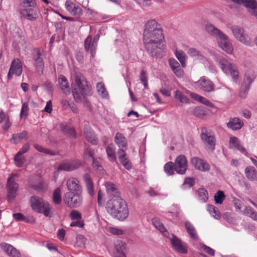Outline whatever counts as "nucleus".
Masks as SVG:
<instances>
[{
	"mask_svg": "<svg viewBox=\"0 0 257 257\" xmlns=\"http://www.w3.org/2000/svg\"><path fill=\"white\" fill-rule=\"evenodd\" d=\"M163 39L160 25L154 20L149 21L145 25L143 41L145 49L152 57L157 56L160 53Z\"/></svg>",
	"mask_w": 257,
	"mask_h": 257,
	"instance_id": "nucleus-1",
	"label": "nucleus"
},
{
	"mask_svg": "<svg viewBox=\"0 0 257 257\" xmlns=\"http://www.w3.org/2000/svg\"><path fill=\"white\" fill-rule=\"evenodd\" d=\"M107 212L113 218L123 221L128 216L127 205L121 196L111 198L106 203Z\"/></svg>",
	"mask_w": 257,
	"mask_h": 257,
	"instance_id": "nucleus-2",
	"label": "nucleus"
},
{
	"mask_svg": "<svg viewBox=\"0 0 257 257\" xmlns=\"http://www.w3.org/2000/svg\"><path fill=\"white\" fill-rule=\"evenodd\" d=\"M75 83L76 86H72L73 95L76 102H80L85 95L88 94L89 88L83 76L77 75L75 77Z\"/></svg>",
	"mask_w": 257,
	"mask_h": 257,
	"instance_id": "nucleus-3",
	"label": "nucleus"
},
{
	"mask_svg": "<svg viewBox=\"0 0 257 257\" xmlns=\"http://www.w3.org/2000/svg\"><path fill=\"white\" fill-rule=\"evenodd\" d=\"M30 202L31 207L34 211L43 213L46 217H51L52 207L42 198L37 196H33L30 198Z\"/></svg>",
	"mask_w": 257,
	"mask_h": 257,
	"instance_id": "nucleus-4",
	"label": "nucleus"
},
{
	"mask_svg": "<svg viewBox=\"0 0 257 257\" xmlns=\"http://www.w3.org/2000/svg\"><path fill=\"white\" fill-rule=\"evenodd\" d=\"M82 197L80 192H68L63 197L64 203L69 208H77L82 202Z\"/></svg>",
	"mask_w": 257,
	"mask_h": 257,
	"instance_id": "nucleus-5",
	"label": "nucleus"
},
{
	"mask_svg": "<svg viewBox=\"0 0 257 257\" xmlns=\"http://www.w3.org/2000/svg\"><path fill=\"white\" fill-rule=\"evenodd\" d=\"M219 64L220 68L226 74L230 75L234 82L238 78V71L235 64L229 62L225 58L219 60Z\"/></svg>",
	"mask_w": 257,
	"mask_h": 257,
	"instance_id": "nucleus-6",
	"label": "nucleus"
},
{
	"mask_svg": "<svg viewBox=\"0 0 257 257\" xmlns=\"http://www.w3.org/2000/svg\"><path fill=\"white\" fill-rule=\"evenodd\" d=\"M200 138L202 143L208 150L211 152L214 151L216 142L215 137L210 132H208L205 127L201 128Z\"/></svg>",
	"mask_w": 257,
	"mask_h": 257,
	"instance_id": "nucleus-7",
	"label": "nucleus"
},
{
	"mask_svg": "<svg viewBox=\"0 0 257 257\" xmlns=\"http://www.w3.org/2000/svg\"><path fill=\"white\" fill-rule=\"evenodd\" d=\"M172 247L176 251L185 254L188 252V245L186 243L182 241L176 236L174 234H171L168 236Z\"/></svg>",
	"mask_w": 257,
	"mask_h": 257,
	"instance_id": "nucleus-8",
	"label": "nucleus"
},
{
	"mask_svg": "<svg viewBox=\"0 0 257 257\" xmlns=\"http://www.w3.org/2000/svg\"><path fill=\"white\" fill-rule=\"evenodd\" d=\"M231 30L234 37L239 42L246 45L251 44L250 38L243 28L234 26L231 27Z\"/></svg>",
	"mask_w": 257,
	"mask_h": 257,
	"instance_id": "nucleus-9",
	"label": "nucleus"
},
{
	"mask_svg": "<svg viewBox=\"0 0 257 257\" xmlns=\"http://www.w3.org/2000/svg\"><path fill=\"white\" fill-rule=\"evenodd\" d=\"M254 77L252 75L246 74L241 83L238 96L241 99H245L250 89V85L254 80Z\"/></svg>",
	"mask_w": 257,
	"mask_h": 257,
	"instance_id": "nucleus-10",
	"label": "nucleus"
},
{
	"mask_svg": "<svg viewBox=\"0 0 257 257\" xmlns=\"http://www.w3.org/2000/svg\"><path fill=\"white\" fill-rule=\"evenodd\" d=\"M16 177V175L12 174L8 180L7 187L8 191V200L9 201L13 200L17 194L18 184L15 182Z\"/></svg>",
	"mask_w": 257,
	"mask_h": 257,
	"instance_id": "nucleus-11",
	"label": "nucleus"
},
{
	"mask_svg": "<svg viewBox=\"0 0 257 257\" xmlns=\"http://www.w3.org/2000/svg\"><path fill=\"white\" fill-rule=\"evenodd\" d=\"M195 86L205 92H211L214 90V84L205 76L201 77L195 82Z\"/></svg>",
	"mask_w": 257,
	"mask_h": 257,
	"instance_id": "nucleus-12",
	"label": "nucleus"
},
{
	"mask_svg": "<svg viewBox=\"0 0 257 257\" xmlns=\"http://www.w3.org/2000/svg\"><path fill=\"white\" fill-rule=\"evenodd\" d=\"M174 165L175 171L178 174L180 175L185 174L188 167V162L184 155L178 156L175 159Z\"/></svg>",
	"mask_w": 257,
	"mask_h": 257,
	"instance_id": "nucleus-13",
	"label": "nucleus"
},
{
	"mask_svg": "<svg viewBox=\"0 0 257 257\" xmlns=\"http://www.w3.org/2000/svg\"><path fill=\"white\" fill-rule=\"evenodd\" d=\"M190 163L196 169L201 172H208L210 169V165L206 161L197 157H192Z\"/></svg>",
	"mask_w": 257,
	"mask_h": 257,
	"instance_id": "nucleus-14",
	"label": "nucleus"
},
{
	"mask_svg": "<svg viewBox=\"0 0 257 257\" xmlns=\"http://www.w3.org/2000/svg\"><path fill=\"white\" fill-rule=\"evenodd\" d=\"M22 73V64L20 59L14 60L12 63L8 74V79L12 78V75L19 76Z\"/></svg>",
	"mask_w": 257,
	"mask_h": 257,
	"instance_id": "nucleus-15",
	"label": "nucleus"
},
{
	"mask_svg": "<svg viewBox=\"0 0 257 257\" xmlns=\"http://www.w3.org/2000/svg\"><path fill=\"white\" fill-rule=\"evenodd\" d=\"M238 4H242L248 10L249 13L257 17V3L255 0H231Z\"/></svg>",
	"mask_w": 257,
	"mask_h": 257,
	"instance_id": "nucleus-16",
	"label": "nucleus"
},
{
	"mask_svg": "<svg viewBox=\"0 0 257 257\" xmlns=\"http://www.w3.org/2000/svg\"><path fill=\"white\" fill-rule=\"evenodd\" d=\"M219 47L228 54H231L233 51V47L231 43L228 40V37L224 34V36H220L217 39Z\"/></svg>",
	"mask_w": 257,
	"mask_h": 257,
	"instance_id": "nucleus-17",
	"label": "nucleus"
},
{
	"mask_svg": "<svg viewBox=\"0 0 257 257\" xmlns=\"http://www.w3.org/2000/svg\"><path fill=\"white\" fill-rule=\"evenodd\" d=\"M80 161L74 160L70 162H64L59 164L57 167L59 171H71L77 169L81 166Z\"/></svg>",
	"mask_w": 257,
	"mask_h": 257,
	"instance_id": "nucleus-18",
	"label": "nucleus"
},
{
	"mask_svg": "<svg viewBox=\"0 0 257 257\" xmlns=\"http://www.w3.org/2000/svg\"><path fill=\"white\" fill-rule=\"evenodd\" d=\"M126 244L121 240H117L114 243V254L115 257H126Z\"/></svg>",
	"mask_w": 257,
	"mask_h": 257,
	"instance_id": "nucleus-19",
	"label": "nucleus"
},
{
	"mask_svg": "<svg viewBox=\"0 0 257 257\" xmlns=\"http://www.w3.org/2000/svg\"><path fill=\"white\" fill-rule=\"evenodd\" d=\"M1 248L9 255L12 257H21L20 251L13 245L6 242L0 244Z\"/></svg>",
	"mask_w": 257,
	"mask_h": 257,
	"instance_id": "nucleus-20",
	"label": "nucleus"
},
{
	"mask_svg": "<svg viewBox=\"0 0 257 257\" xmlns=\"http://www.w3.org/2000/svg\"><path fill=\"white\" fill-rule=\"evenodd\" d=\"M66 186L69 192L81 193V186L79 180L75 178H69L67 181Z\"/></svg>",
	"mask_w": 257,
	"mask_h": 257,
	"instance_id": "nucleus-21",
	"label": "nucleus"
},
{
	"mask_svg": "<svg viewBox=\"0 0 257 257\" xmlns=\"http://www.w3.org/2000/svg\"><path fill=\"white\" fill-rule=\"evenodd\" d=\"M169 64L172 70L177 77L181 78L183 76L184 71L177 60L174 58H171L169 60Z\"/></svg>",
	"mask_w": 257,
	"mask_h": 257,
	"instance_id": "nucleus-22",
	"label": "nucleus"
},
{
	"mask_svg": "<svg viewBox=\"0 0 257 257\" xmlns=\"http://www.w3.org/2000/svg\"><path fill=\"white\" fill-rule=\"evenodd\" d=\"M104 186L107 194L111 198L121 196L120 192L113 183L107 181L105 183Z\"/></svg>",
	"mask_w": 257,
	"mask_h": 257,
	"instance_id": "nucleus-23",
	"label": "nucleus"
},
{
	"mask_svg": "<svg viewBox=\"0 0 257 257\" xmlns=\"http://www.w3.org/2000/svg\"><path fill=\"white\" fill-rule=\"evenodd\" d=\"M231 148H234L240 151L242 154L246 156H248V153L246 150L240 144L239 139L235 137H232L230 138L229 143Z\"/></svg>",
	"mask_w": 257,
	"mask_h": 257,
	"instance_id": "nucleus-24",
	"label": "nucleus"
},
{
	"mask_svg": "<svg viewBox=\"0 0 257 257\" xmlns=\"http://www.w3.org/2000/svg\"><path fill=\"white\" fill-rule=\"evenodd\" d=\"M96 47L97 46L92 42V36H88L84 41V48L86 51L90 53L92 57H94L95 55Z\"/></svg>",
	"mask_w": 257,
	"mask_h": 257,
	"instance_id": "nucleus-25",
	"label": "nucleus"
},
{
	"mask_svg": "<svg viewBox=\"0 0 257 257\" xmlns=\"http://www.w3.org/2000/svg\"><path fill=\"white\" fill-rule=\"evenodd\" d=\"M243 124L242 120L237 117H233L229 119L226 125L228 128L233 131H238L243 126Z\"/></svg>",
	"mask_w": 257,
	"mask_h": 257,
	"instance_id": "nucleus-26",
	"label": "nucleus"
},
{
	"mask_svg": "<svg viewBox=\"0 0 257 257\" xmlns=\"http://www.w3.org/2000/svg\"><path fill=\"white\" fill-rule=\"evenodd\" d=\"M205 29L208 34L215 38L216 39L220 36H224V33L222 32L215 28L211 24L208 23L206 24Z\"/></svg>",
	"mask_w": 257,
	"mask_h": 257,
	"instance_id": "nucleus-27",
	"label": "nucleus"
},
{
	"mask_svg": "<svg viewBox=\"0 0 257 257\" xmlns=\"http://www.w3.org/2000/svg\"><path fill=\"white\" fill-rule=\"evenodd\" d=\"M205 29L208 34L215 38L216 39L220 36H224V33L222 32L215 28L211 24L208 23L206 24Z\"/></svg>",
	"mask_w": 257,
	"mask_h": 257,
	"instance_id": "nucleus-28",
	"label": "nucleus"
},
{
	"mask_svg": "<svg viewBox=\"0 0 257 257\" xmlns=\"http://www.w3.org/2000/svg\"><path fill=\"white\" fill-rule=\"evenodd\" d=\"M124 148H120L118 151L117 154L118 155V158L122 165L127 170H129L132 167V165L129 160L126 157V153L125 152Z\"/></svg>",
	"mask_w": 257,
	"mask_h": 257,
	"instance_id": "nucleus-29",
	"label": "nucleus"
},
{
	"mask_svg": "<svg viewBox=\"0 0 257 257\" xmlns=\"http://www.w3.org/2000/svg\"><path fill=\"white\" fill-rule=\"evenodd\" d=\"M21 15L30 21H34L37 18L36 11L32 8L24 9L20 11Z\"/></svg>",
	"mask_w": 257,
	"mask_h": 257,
	"instance_id": "nucleus-30",
	"label": "nucleus"
},
{
	"mask_svg": "<svg viewBox=\"0 0 257 257\" xmlns=\"http://www.w3.org/2000/svg\"><path fill=\"white\" fill-rule=\"evenodd\" d=\"M114 142L119 148H127V140L125 137L120 133H117L114 137Z\"/></svg>",
	"mask_w": 257,
	"mask_h": 257,
	"instance_id": "nucleus-31",
	"label": "nucleus"
},
{
	"mask_svg": "<svg viewBox=\"0 0 257 257\" xmlns=\"http://www.w3.org/2000/svg\"><path fill=\"white\" fill-rule=\"evenodd\" d=\"M58 82L63 92L66 94H69L70 87L67 78L63 75H60L58 77Z\"/></svg>",
	"mask_w": 257,
	"mask_h": 257,
	"instance_id": "nucleus-32",
	"label": "nucleus"
},
{
	"mask_svg": "<svg viewBox=\"0 0 257 257\" xmlns=\"http://www.w3.org/2000/svg\"><path fill=\"white\" fill-rule=\"evenodd\" d=\"M244 173L249 180H257V171L253 166L246 167L244 170Z\"/></svg>",
	"mask_w": 257,
	"mask_h": 257,
	"instance_id": "nucleus-33",
	"label": "nucleus"
},
{
	"mask_svg": "<svg viewBox=\"0 0 257 257\" xmlns=\"http://www.w3.org/2000/svg\"><path fill=\"white\" fill-rule=\"evenodd\" d=\"M67 10L73 16H79L81 14V9L72 3H66Z\"/></svg>",
	"mask_w": 257,
	"mask_h": 257,
	"instance_id": "nucleus-34",
	"label": "nucleus"
},
{
	"mask_svg": "<svg viewBox=\"0 0 257 257\" xmlns=\"http://www.w3.org/2000/svg\"><path fill=\"white\" fill-rule=\"evenodd\" d=\"M83 179L86 185L88 193L91 196H93L94 194V186L90 175L87 173L84 174Z\"/></svg>",
	"mask_w": 257,
	"mask_h": 257,
	"instance_id": "nucleus-35",
	"label": "nucleus"
},
{
	"mask_svg": "<svg viewBox=\"0 0 257 257\" xmlns=\"http://www.w3.org/2000/svg\"><path fill=\"white\" fill-rule=\"evenodd\" d=\"M28 139V133L26 131H23L21 133H18L13 135L12 138L10 140L12 143L17 144L22 140H27Z\"/></svg>",
	"mask_w": 257,
	"mask_h": 257,
	"instance_id": "nucleus-36",
	"label": "nucleus"
},
{
	"mask_svg": "<svg viewBox=\"0 0 257 257\" xmlns=\"http://www.w3.org/2000/svg\"><path fill=\"white\" fill-rule=\"evenodd\" d=\"M185 227L190 237L193 240H197L198 235L197 234L195 228L189 221H185Z\"/></svg>",
	"mask_w": 257,
	"mask_h": 257,
	"instance_id": "nucleus-37",
	"label": "nucleus"
},
{
	"mask_svg": "<svg viewBox=\"0 0 257 257\" xmlns=\"http://www.w3.org/2000/svg\"><path fill=\"white\" fill-rule=\"evenodd\" d=\"M60 129L61 131L68 137L75 138L76 132L73 127L68 126L66 123H62L60 124Z\"/></svg>",
	"mask_w": 257,
	"mask_h": 257,
	"instance_id": "nucleus-38",
	"label": "nucleus"
},
{
	"mask_svg": "<svg viewBox=\"0 0 257 257\" xmlns=\"http://www.w3.org/2000/svg\"><path fill=\"white\" fill-rule=\"evenodd\" d=\"M85 138L86 140L92 145H96L97 140L94 133L90 129H85L84 131Z\"/></svg>",
	"mask_w": 257,
	"mask_h": 257,
	"instance_id": "nucleus-39",
	"label": "nucleus"
},
{
	"mask_svg": "<svg viewBox=\"0 0 257 257\" xmlns=\"http://www.w3.org/2000/svg\"><path fill=\"white\" fill-rule=\"evenodd\" d=\"M106 152L109 160L111 162L116 161L115 149L113 145H109L106 148Z\"/></svg>",
	"mask_w": 257,
	"mask_h": 257,
	"instance_id": "nucleus-40",
	"label": "nucleus"
},
{
	"mask_svg": "<svg viewBox=\"0 0 257 257\" xmlns=\"http://www.w3.org/2000/svg\"><path fill=\"white\" fill-rule=\"evenodd\" d=\"M153 224L161 232L163 233L165 235L166 234H169L166 228L165 227L163 224L160 222V220L157 218H154L152 220Z\"/></svg>",
	"mask_w": 257,
	"mask_h": 257,
	"instance_id": "nucleus-41",
	"label": "nucleus"
},
{
	"mask_svg": "<svg viewBox=\"0 0 257 257\" xmlns=\"http://www.w3.org/2000/svg\"><path fill=\"white\" fill-rule=\"evenodd\" d=\"M175 55L178 60L180 61L182 67H186V61L187 56L182 50H177L175 52Z\"/></svg>",
	"mask_w": 257,
	"mask_h": 257,
	"instance_id": "nucleus-42",
	"label": "nucleus"
},
{
	"mask_svg": "<svg viewBox=\"0 0 257 257\" xmlns=\"http://www.w3.org/2000/svg\"><path fill=\"white\" fill-rule=\"evenodd\" d=\"M243 214L248 215L254 220H257V212L250 206H244Z\"/></svg>",
	"mask_w": 257,
	"mask_h": 257,
	"instance_id": "nucleus-43",
	"label": "nucleus"
},
{
	"mask_svg": "<svg viewBox=\"0 0 257 257\" xmlns=\"http://www.w3.org/2000/svg\"><path fill=\"white\" fill-rule=\"evenodd\" d=\"M61 193L60 187L57 188L53 193V201L55 204H60L62 201Z\"/></svg>",
	"mask_w": 257,
	"mask_h": 257,
	"instance_id": "nucleus-44",
	"label": "nucleus"
},
{
	"mask_svg": "<svg viewBox=\"0 0 257 257\" xmlns=\"http://www.w3.org/2000/svg\"><path fill=\"white\" fill-rule=\"evenodd\" d=\"M34 147L39 152L43 153L45 154L50 155L51 156H55L57 155L56 152L53 151L51 150L45 148L38 144H34Z\"/></svg>",
	"mask_w": 257,
	"mask_h": 257,
	"instance_id": "nucleus-45",
	"label": "nucleus"
},
{
	"mask_svg": "<svg viewBox=\"0 0 257 257\" xmlns=\"http://www.w3.org/2000/svg\"><path fill=\"white\" fill-rule=\"evenodd\" d=\"M207 210L210 214L216 219H219L221 217V214L218 208L213 205H208Z\"/></svg>",
	"mask_w": 257,
	"mask_h": 257,
	"instance_id": "nucleus-46",
	"label": "nucleus"
},
{
	"mask_svg": "<svg viewBox=\"0 0 257 257\" xmlns=\"http://www.w3.org/2000/svg\"><path fill=\"white\" fill-rule=\"evenodd\" d=\"M175 98L179 100L181 103H188L189 102V99L179 90L175 91Z\"/></svg>",
	"mask_w": 257,
	"mask_h": 257,
	"instance_id": "nucleus-47",
	"label": "nucleus"
},
{
	"mask_svg": "<svg viewBox=\"0 0 257 257\" xmlns=\"http://www.w3.org/2000/svg\"><path fill=\"white\" fill-rule=\"evenodd\" d=\"M164 170L168 175H172L174 174L175 165L172 162H169L165 164L164 166Z\"/></svg>",
	"mask_w": 257,
	"mask_h": 257,
	"instance_id": "nucleus-48",
	"label": "nucleus"
},
{
	"mask_svg": "<svg viewBox=\"0 0 257 257\" xmlns=\"http://www.w3.org/2000/svg\"><path fill=\"white\" fill-rule=\"evenodd\" d=\"M198 199L202 202H206L208 200V192L204 188H200L198 190Z\"/></svg>",
	"mask_w": 257,
	"mask_h": 257,
	"instance_id": "nucleus-49",
	"label": "nucleus"
},
{
	"mask_svg": "<svg viewBox=\"0 0 257 257\" xmlns=\"http://www.w3.org/2000/svg\"><path fill=\"white\" fill-rule=\"evenodd\" d=\"M96 89L98 93L103 97H105L108 95V93L106 90L105 85L102 82H98L96 84Z\"/></svg>",
	"mask_w": 257,
	"mask_h": 257,
	"instance_id": "nucleus-50",
	"label": "nucleus"
},
{
	"mask_svg": "<svg viewBox=\"0 0 257 257\" xmlns=\"http://www.w3.org/2000/svg\"><path fill=\"white\" fill-rule=\"evenodd\" d=\"M188 54L190 56L195 57L198 59L202 60L203 58L202 54L199 51L193 48L188 49Z\"/></svg>",
	"mask_w": 257,
	"mask_h": 257,
	"instance_id": "nucleus-51",
	"label": "nucleus"
},
{
	"mask_svg": "<svg viewBox=\"0 0 257 257\" xmlns=\"http://www.w3.org/2000/svg\"><path fill=\"white\" fill-rule=\"evenodd\" d=\"M214 200L215 203L221 204L225 199V196L222 191L218 190L214 195Z\"/></svg>",
	"mask_w": 257,
	"mask_h": 257,
	"instance_id": "nucleus-52",
	"label": "nucleus"
},
{
	"mask_svg": "<svg viewBox=\"0 0 257 257\" xmlns=\"http://www.w3.org/2000/svg\"><path fill=\"white\" fill-rule=\"evenodd\" d=\"M140 80L141 82L143 84V85L146 89L149 88L148 83V76L146 71L142 70L141 71L140 75Z\"/></svg>",
	"mask_w": 257,
	"mask_h": 257,
	"instance_id": "nucleus-53",
	"label": "nucleus"
},
{
	"mask_svg": "<svg viewBox=\"0 0 257 257\" xmlns=\"http://www.w3.org/2000/svg\"><path fill=\"white\" fill-rule=\"evenodd\" d=\"M14 161L17 167H21L24 163L25 158L22 156V155L19 154V153H17L14 157Z\"/></svg>",
	"mask_w": 257,
	"mask_h": 257,
	"instance_id": "nucleus-54",
	"label": "nucleus"
},
{
	"mask_svg": "<svg viewBox=\"0 0 257 257\" xmlns=\"http://www.w3.org/2000/svg\"><path fill=\"white\" fill-rule=\"evenodd\" d=\"M234 206L237 211L242 213L243 214V210H241L244 206L242 202L239 199H234L233 200Z\"/></svg>",
	"mask_w": 257,
	"mask_h": 257,
	"instance_id": "nucleus-55",
	"label": "nucleus"
},
{
	"mask_svg": "<svg viewBox=\"0 0 257 257\" xmlns=\"http://www.w3.org/2000/svg\"><path fill=\"white\" fill-rule=\"evenodd\" d=\"M35 63L37 70L38 71H41V72H42L44 66V63L42 58L35 60Z\"/></svg>",
	"mask_w": 257,
	"mask_h": 257,
	"instance_id": "nucleus-56",
	"label": "nucleus"
},
{
	"mask_svg": "<svg viewBox=\"0 0 257 257\" xmlns=\"http://www.w3.org/2000/svg\"><path fill=\"white\" fill-rule=\"evenodd\" d=\"M70 218L72 220H80L81 219V214L77 210H73L70 213Z\"/></svg>",
	"mask_w": 257,
	"mask_h": 257,
	"instance_id": "nucleus-57",
	"label": "nucleus"
},
{
	"mask_svg": "<svg viewBox=\"0 0 257 257\" xmlns=\"http://www.w3.org/2000/svg\"><path fill=\"white\" fill-rule=\"evenodd\" d=\"M95 155V151L94 150L92 149L91 148H86L84 152V157L85 158H87V157L90 158L92 160L94 158V156Z\"/></svg>",
	"mask_w": 257,
	"mask_h": 257,
	"instance_id": "nucleus-58",
	"label": "nucleus"
},
{
	"mask_svg": "<svg viewBox=\"0 0 257 257\" xmlns=\"http://www.w3.org/2000/svg\"><path fill=\"white\" fill-rule=\"evenodd\" d=\"M28 110V103L26 102L23 103L21 110L20 117L22 118L23 116H27Z\"/></svg>",
	"mask_w": 257,
	"mask_h": 257,
	"instance_id": "nucleus-59",
	"label": "nucleus"
},
{
	"mask_svg": "<svg viewBox=\"0 0 257 257\" xmlns=\"http://www.w3.org/2000/svg\"><path fill=\"white\" fill-rule=\"evenodd\" d=\"M32 187L34 189L37 190L38 191H41L45 189L46 188V184L44 181H41L37 185H32Z\"/></svg>",
	"mask_w": 257,
	"mask_h": 257,
	"instance_id": "nucleus-60",
	"label": "nucleus"
},
{
	"mask_svg": "<svg viewBox=\"0 0 257 257\" xmlns=\"http://www.w3.org/2000/svg\"><path fill=\"white\" fill-rule=\"evenodd\" d=\"M109 232L114 235H121L123 234V231L120 228L111 227L108 229Z\"/></svg>",
	"mask_w": 257,
	"mask_h": 257,
	"instance_id": "nucleus-61",
	"label": "nucleus"
},
{
	"mask_svg": "<svg viewBox=\"0 0 257 257\" xmlns=\"http://www.w3.org/2000/svg\"><path fill=\"white\" fill-rule=\"evenodd\" d=\"M194 184L195 180L193 178L187 177L185 179L183 185L187 186L189 188H190L192 187Z\"/></svg>",
	"mask_w": 257,
	"mask_h": 257,
	"instance_id": "nucleus-62",
	"label": "nucleus"
},
{
	"mask_svg": "<svg viewBox=\"0 0 257 257\" xmlns=\"http://www.w3.org/2000/svg\"><path fill=\"white\" fill-rule=\"evenodd\" d=\"M92 166L93 168L99 171H101L103 170L102 166L100 164L99 162L96 159L94 158L92 159Z\"/></svg>",
	"mask_w": 257,
	"mask_h": 257,
	"instance_id": "nucleus-63",
	"label": "nucleus"
},
{
	"mask_svg": "<svg viewBox=\"0 0 257 257\" xmlns=\"http://www.w3.org/2000/svg\"><path fill=\"white\" fill-rule=\"evenodd\" d=\"M33 58L34 60H37V59H41V53L40 51V50L37 49L35 48L33 50Z\"/></svg>",
	"mask_w": 257,
	"mask_h": 257,
	"instance_id": "nucleus-64",
	"label": "nucleus"
}]
</instances>
